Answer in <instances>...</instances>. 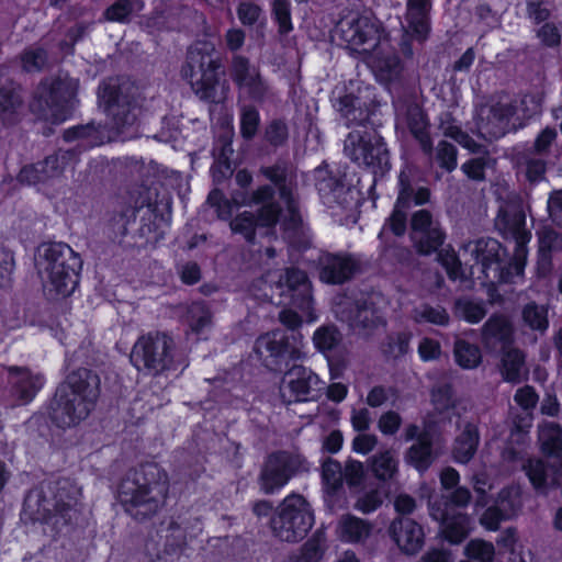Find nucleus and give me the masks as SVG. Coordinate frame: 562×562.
Listing matches in <instances>:
<instances>
[{"instance_id": "nucleus-38", "label": "nucleus", "mask_w": 562, "mask_h": 562, "mask_svg": "<svg viewBox=\"0 0 562 562\" xmlns=\"http://www.w3.org/2000/svg\"><path fill=\"white\" fill-rule=\"evenodd\" d=\"M184 319L190 331L200 336L211 327L213 314L204 301H194L188 306Z\"/></svg>"}, {"instance_id": "nucleus-43", "label": "nucleus", "mask_w": 562, "mask_h": 562, "mask_svg": "<svg viewBox=\"0 0 562 562\" xmlns=\"http://www.w3.org/2000/svg\"><path fill=\"white\" fill-rule=\"evenodd\" d=\"M549 311L546 305L538 304L535 301L524 305L521 319L524 325L533 331L544 333L549 328Z\"/></svg>"}, {"instance_id": "nucleus-29", "label": "nucleus", "mask_w": 562, "mask_h": 562, "mask_svg": "<svg viewBox=\"0 0 562 562\" xmlns=\"http://www.w3.org/2000/svg\"><path fill=\"white\" fill-rule=\"evenodd\" d=\"M406 124L423 154L431 157L434 153V142L429 132L430 124L427 114L417 106L411 108L406 113Z\"/></svg>"}, {"instance_id": "nucleus-42", "label": "nucleus", "mask_w": 562, "mask_h": 562, "mask_svg": "<svg viewBox=\"0 0 562 562\" xmlns=\"http://www.w3.org/2000/svg\"><path fill=\"white\" fill-rule=\"evenodd\" d=\"M456 363L465 370L475 369L482 362L481 349L465 339H457L453 346Z\"/></svg>"}, {"instance_id": "nucleus-48", "label": "nucleus", "mask_w": 562, "mask_h": 562, "mask_svg": "<svg viewBox=\"0 0 562 562\" xmlns=\"http://www.w3.org/2000/svg\"><path fill=\"white\" fill-rule=\"evenodd\" d=\"M472 495L468 487L458 486L452 488L449 495H442L439 499L429 503V510L431 506L438 505L439 509H447V512H458L457 508H464L471 502Z\"/></svg>"}, {"instance_id": "nucleus-12", "label": "nucleus", "mask_w": 562, "mask_h": 562, "mask_svg": "<svg viewBox=\"0 0 562 562\" xmlns=\"http://www.w3.org/2000/svg\"><path fill=\"white\" fill-rule=\"evenodd\" d=\"M306 470V459L288 450H276L266 456L257 484L266 495L278 494L297 474Z\"/></svg>"}, {"instance_id": "nucleus-50", "label": "nucleus", "mask_w": 562, "mask_h": 562, "mask_svg": "<svg viewBox=\"0 0 562 562\" xmlns=\"http://www.w3.org/2000/svg\"><path fill=\"white\" fill-rule=\"evenodd\" d=\"M340 341L341 334L335 325L321 326L313 335L314 346L322 353L335 350Z\"/></svg>"}, {"instance_id": "nucleus-45", "label": "nucleus", "mask_w": 562, "mask_h": 562, "mask_svg": "<svg viewBox=\"0 0 562 562\" xmlns=\"http://www.w3.org/2000/svg\"><path fill=\"white\" fill-rule=\"evenodd\" d=\"M138 210L131 204L123 205L120 210L111 213L106 222L108 231L115 237H125L128 232V225L136 218Z\"/></svg>"}, {"instance_id": "nucleus-54", "label": "nucleus", "mask_w": 562, "mask_h": 562, "mask_svg": "<svg viewBox=\"0 0 562 562\" xmlns=\"http://www.w3.org/2000/svg\"><path fill=\"white\" fill-rule=\"evenodd\" d=\"M260 125V113L254 105H246L239 115V132L244 139H252Z\"/></svg>"}, {"instance_id": "nucleus-37", "label": "nucleus", "mask_w": 562, "mask_h": 562, "mask_svg": "<svg viewBox=\"0 0 562 562\" xmlns=\"http://www.w3.org/2000/svg\"><path fill=\"white\" fill-rule=\"evenodd\" d=\"M339 537L344 542H360L371 533V525L353 515L344 516L338 524Z\"/></svg>"}, {"instance_id": "nucleus-17", "label": "nucleus", "mask_w": 562, "mask_h": 562, "mask_svg": "<svg viewBox=\"0 0 562 562\" xmlns=\"http://www.w3.org/2000/svg\"><path fill=\"white\" fill-rule=\"evenodd\" d=\"M229 77L238 91L246 93L249 100L257 103L266 100L269 86L259 67L251 65L248 57L244 55L232 57Z\"/></svg>"}, {"instance_id": "nucleus-28", "label": "nucleus", "mask_w": 562, "mask_h": 562, "mask_svg": "<svg viewBox=\"0 0 562 562\" xmlns=\"http://www.w3.org/2000/svg\"><path fill=\"white\" fill-rule=\"evenodd\" d=\"M24 100L19 87H0V126L12 128L22 120Z\"/></svg>"}, {"instance_id": "nucleus-8", "label": "nucleus", "mask_w": 562, "mask_h": 562, "mask_svg": "<svg viewBox=\"0 0 562 562\" xmlns=\"http://www.w3.org/2000/svg\"><path fill=\"white\" fill-rule=\"evenodd\" d=\"M49 294L70 296L79 285L82 260L66 243H52L44 250Z\"/></svg>"}, {"instance_id": "nucleus-20", "label": "nucleus", "mask_w": 562, "mask_h": 562, "mask_svg": "<svg viewBox=\"0 0 562 562\" xmlns=\"http://www.w3.org/2000/svg\"><path fill=\"white\" fill-rule=\"evenodd\" d=\"M319 280L327 284L340 285L359 272V262L347 252L322 251L317 259Z\"/></svg>"}, {"instance_id": "nucleus-9", "label": "nucleus", "mask_w": 562, "mask_h": 562, "mask_svg": "<svg viewBox=\"0 0 562 562\" xmlns=\"http://www.w3.org/2000/svg\"><path fill=\"white\" fill-rule=\"evenodd\" d=\"M175 341L165 331H149L140 335L130 353L131 364L138 371L158 376L172 369Z\"/></svg>"}, {"instance_id": "nucleus-55", "label": "nucleus", "mask_w": 562, "mask_h": 562, "mask_svg": "<svg viewBox=\"0 0 562 562\" xmlns=\"http://www.w3.org/2000/svg\"><path fill=\"white\" fill-rule=\"evenodd\" d=\"M438 263L446 270L450 280L456 281L462 271L461 261L451 245L441 247L436 252Z\"/></svg>"}, {"instance_id": "nucleus-41", "label": "nucleus", "mask_w": 562, "mask_h": 562, "mask_svg": "<svg viewBox=\"0 0 562 562\" xmlns=\"http://www.w3.org/2000/svg\"><path fill=\"white\" fill-rule=\"evenodd\" d=\"M342 470L341 463L330 457L323 461L322 480L325 491L329 496H335L341 492L344 486Z\"/></svg>"}, {"instance_id": "nucleus-61", "label": "nucleus", "mask_w": 562, "mask_h": 562, "mask_svg": "<svg viewBox=\"0 0 562 562\" xmlns=\"http://www.w3.org/2000/svg\"><path fill=\"white\" fill-rule=\"evenodd\" d=\"M344 482L350 488L360 487L364 484L366 471L363 463L355 459H348L345 463Z\"/></svg>"}, {"instance_id": "nucleus-13", "label": "nucleus", "mask_w": 562, "mask_h": 562, "mask_svg": "<svg viewBox=\"0 0 562 562\" xmlns=\"http://www.w3.org/2000/svg\"><path fill=\"white\" fill-rule=\"evenodd\" d=\"M98 99L116 131L122 132L136 123L140 105L133 88L104 82L99 87Z\"/></svg>"}, {"instance_id": "nucleus-47", "label": "nucleus", "mask_w": 562, "mask_h": 562, "mask_svg": "<svg viewBox=\"0 0 562 562\" xmlns=\"http://www.w3.org/2000/svg\"><path fill=\"white\" fill-rule=\"evenodd\" d=\"M144 9L143 0H116L104 11V16L110 22L124 23L135 12Z\"/></svg>"}, {"instance_id": "nucleus-36", "label": "nucleus", "mask_w": 562, "mask_h": 562, "mask_svg": "<svg viewBox=\"0 0 562 562\" xmlns=\"http://www.w3.org/2000/svg\"><path fill=\"white\" fill-rule=\"evenodd\" d=\"M452 313L456 318L469 324H479L487 314L486 304L482 300L460 296L454 300Z\"/></svg>"}, {"instance_id": "nucleus-16", "label": "nucleus", "mask_w": 562, "mask_h": 562, "mask_svg": "<svg viewBox=\"0 0 562 562\" xmlns=\"http://www.w3.org/2000/svg\"><path fill=\"white\" fill-rule=\"evenodd\" d=\"M40 413L52 426L66 429L79 425L91 411L68 394L67 387H57Z\"/></svg>"}, {"instance_id": "nucleus-21", "label": "nucleus", "mask_w": 562, "mask_h": 562, "mask_svg": "<svg viewBox=\"0 0 562 562\" xmlns=\"http://www.w3.org/2000/svg\"><path fill=\"white\" fill-rule=\"evenodd\" d=\"M58 387H67L68 394L92 412L100 396V378L90 369L79 368L72 371L67 376L66 383Z\"/></svg>"}, {"instance_id": "nucleus-19", "label": "nucleus", "mask_w": 562, "mask_h": 562, "mask_svg": "<svg viewBox=\"0 0 562 562\" xmlns=\"http://www.w3.org/2000/svg\"><path fill=\"white\" fill-rule=\"evenodd\" d=\"M158 535L162 543L150 540L145 544L148 562H172L187 547L186 528L173 518Z\"/></svg>"}, {"instance_id": "nucleus-26", "label": "nucleus", "mask_w": 562, "mask_h": 562, "mask_svg": "<svg viewBox=\"0 0 562 562\" xmlns=\"http://www.w3.org/2000/svg\"><path fill=\"white\" fill-rule=\"evenodd\" d=\"M430 515L440 522L442 537L451 544L463 542L471 531V518L467 513L447 512L431 506Z\"/></svg>"}, {"instance_id": "nucleus-24", "label": "nucleus", "mask_w": 562, "mask_h": 562, "mask_svg": "<svg viewBox=\"0 0 562 562\" xmlns=\"http://www.w3.org/2000/svg\"><path fill=\"white\" fill-rule=\"evenodd\" d=\"M63 171L64 161L58 154H52L43 160L22 166L16 175V181L27 187L46 184L49 180L59 177Z\"/></svg>"}, {"instance_id": "nucleus-64", "label": "nucleus", "mask_w": 562, "mask_h": 562, "mask_svg": "<svg viewBox=\"0 0 562 562\" xmlns=\"http://www.w3.org/2000/svg\"><path fill=\"white\" fill-rule=\"evenodd\" d=\"M488 161L490 158L487 156L470 158L461 166V170L473 181H484Z\"/></svg>"}, {"instance_id": "nucleus-15", "label": "nucleus", "mask_w": 562, "mask_h": 562, "mask_svg": "<svg viewBox=\"0 0 562 562\" xmlns=\"http://www.w3.org/2000/svg\"><path fill=\"white\" fill-rule=\"evenodd\" d=\"M283 371L280 393L283 401L289 404L313 401L323 390L324 382L318 375L310 368L297 364L296 361H293Z\"/></svg>"}, {"instance_id": "nucleus-53", "label": "nucleus", "mask_w": 562, "mask_h": 562, "mask_svg": "<svg viewBox=\"0 0 562 562\" xmlns=\"http://www.w3.org/2000/svg\"><path fill=\"white\" fill-rule=\"evenodd\" d=\"M406 22L407 33L414 41L425 43L429 38L431 32L430 14L417 15L406 13Z\"/></svg>"}, {"instance_id": "nucleus-11", "label": "nucleus", "mask_w": 562, "mask_h": 562, "mask_svg": "<svg viewBox=\"0 0 562 562\" xmlns=\"http://www.w3.org/2000/svg\"><path fill=\"white\" fill-rule=\"evenodd\" d=\"M315 522L314 512L308 502L299 494L286 496L280 510L271 519L276 537L286 542H297L306 537Z\"/></svg>"}, {"instance_id": "nucleus-34", "label": "nucleus", "mask_w": 562, "mask_h": 562, "mask_svg": "<svg viewBox=\"0 0 562 562\" xmlns=\"http://www.w3.org/2000/svg\"><path fill=\"white\" fill-rule=\"evenodd\" d=\"M368 468L376 480L389 482L398 473V460L391 450H383L370 457Z\"/></svg>"}, {"instance_id": "nucleus-18", "label": "nucleus", "mask_w": 562, "mask_h": 562, "mask_svg": "<svg viewBox=\"0 0 562 562\" xmlns=\"http://www.w3.org/2000/svg\"><path fill=\"white\" fill-rule=\"evenodd\" d=\"M280 289L281 303L290 305L302 312L313 308L312 283L305 271L291 267L280 276L277 283Z\"/></svg>"}, {"instance_id": "nucleus-60", "label": "nucleus", "mask_w": 562, "mask_h": 562, "mask_svg": "<svg viewBox=\"0 0 562 562\" xmlns=\"http://www.w3.org/2000/svg\"><path fill=\"white\" fill-rule=\"evenodd\" d=\"M206 201L210 204V206L215 210L216 215L220 220H222V221L232 220L233 204L226 198V195L223 193L222 190H220V189L211 190L207 195Z\"/></svg>"}, {"instance_id": "nucleus-40", "label": "nucleus", "mask_w": 562, "mask_h": 562, "mask_svg": "<svg viewBox=\"0 0 562 562\" xmlns=\"http://www.w3.org/2000/svg\"><path fill=\"white\" fill-rule=\"evenodd\" d=\"M525 353L518 348L504 351L501 359V374L504 381L509 383L521 382V368L525 364Z\"/></svg>"}, {"instance_id": "nucleus-39", "label": "nucleus", "mask_w": 562, "mask_h": 562, "mask_svg": "<svg viewBox=\"0 0 562 562\" xmlns=\"http://www.w3.org/2000/svg\"><path fill=\"white\" fill-rule=\"evenodd\" d=\"M353 323L359 328L373 330L379 328L385 322L380 310L373 302L368 300H360L356 303Z\"/></svg>"}, {"instance_id": "nucleus-62", "label": "nucleus", "mask_w": 562, "mask_h": 562, "mask_svg": "<svg viewBox=\"0 0 562 562\" xmlns=\"http://www.w3.org/2000/svg\"><path fill=\"white\" fill-rule=\"evenodd\" d=\"M438 432V424L431 419H425L423 422V430L416 424H408L404 429V440L419 442L424 436L426 440L435 437Z\"/></svg>"}, {"instance_id": "nucleus-32", "label": "nucleus", "mask_w": 562, "mask_h": 562, "mask_svg": "<svg viewBox=\"0 0 562 562\" xmlns=\"http://www.w3.org/2000/svg\"><path fill=\"white\" fill-rule=\"evenodd\" d=\"M482 339L484 342L495 341L504 346L510 345L514 340L510 322L503 314H492L482 327Z\"/></svg>"}, {"instance_id": "nucleus-3", "label": "nucleus", "mask_w": 562, "mask_h": 562, "mask_svg": "<svg viewBox=\"0 0 562 562\" xmlns=\"http://www.w3.org/2000/svg\"><path fill=\"white\" fill-rule=\"evenodd\" d=\"M79 496L80 488L69 479L44 481L26 492L22 515L33 524L47 526L55 537L74 528Z\"/></svg>"}, {"instance_id": "nucleus-1", "label": "nucleus", "mask_w": 562, "mask_h": 562, "mask_svg": "<svg viewBox=\"0 0 562 562\" xmlns=\"http://www.w3.org/2000/svg\"><path fill=\"white\" fill-rule=\"evenodd\" d=\"M258 173L269 183L244 191L239 199H235L237 205L257 209L238 213L231 221L232 232L241 235L248 244H255L257 229L274 232L278 225L283 234H297L303 227V216L290 166L285 161H277L261 166Z\"/></svg>"}, {"instance_id": "nucleus-22", "label": "nucleus", "mask_w": 562, "mask_h": 562, "mask_svg": "<svg viewBox=\"0 0 562 562\" xmlns=\"http://www.w3.org/2000/svg\"><path fill=\"white\" fill-rule=\"evenodd\" d=\"M7 371L11 379L10 393L20 405L32 403L46 383L44 374L34 373L29 367L10 366Z\"/></svg>"}, {"instance_id": "nucleus-25", "label": "nucleus", "mask_w": 562, "mask_h": 562, "mask_svg": "<svg viewBox=\"0 0 562 562\" xmlns=\"http://www.w3.org/2000/svg\"><path fill=\"white\" fill-rule=\"evenodd\" d=\"M522 470L535 491L541 494L558 487L562 480V465L551 464L542 459L529 458Z\"/></svg>"}, {"instance_id": "nucleus-63", "label": "nucleus", "mask_w": 562, "mask_h": 562, "mask_svg": "<svg viewBox=\"0 0 562 562\" xmlns=\"http://www.w3.org/2000/svg\"><path fill=\"white\" fill-rule=\"evenodd\" d=\"M236 14L244 26H252L262 15V8L252 1H240L236 8Z\"/></svg>"}, {"instance_id": "nucleus-46", "label": "nucleus", "mask_w": 562, "mask_h": 562, "mask_svg": "<svg viewBox=\"0 0 562 562\" xmlns=\"http://www.w3.org/2000/svg\"><path fill=\"white\" fill-rule=\"evenodd\" d=\"M19 58L24 72H41L47 65L48 53L43 46H27L20 53Z\"/></svg>"}, {"instance_id": "nucleus-52", "label": "nucleus", "mask_w": 562, "mask_h": 562, "mask_svg": "<svg viewBox=\"0 0 562 562\" xmlns=\"http://www.w3.org/2000/svg\"><path fill=\"white\" fill-rule=\"evenodd\" d=\"M271 16L278 26L280 35H288L293 31L290 0H273L271 3Z\"/></svg>"}, {"instance_id": "nucleus-58", "label": "nucleus", "mask_w": 562, "mask_h": 562, "mask_svg": "<svg viewBox=\"0 0 562 562\" xmlns=\"http://www.w3.org/2000/svg\"><path fill=\"white\" fill-rule=\"evenodd\" d=\"M266 142L272 147H281L289 139V127L281 119H274L265 128Z\"/></svg>"}, {"instance_id": "nucleus-23", "label": "nucleus", "mask_w": 562, "mask_h": 562, "mask_svg": "<svg viewBox=\"0 0 562 562\" xmlns=\"http://www.w3.org/2000/svg\"><path fill=\"white\" fill-rule=\"evenodd\" d=\"M391 539L406 555L417 554L425 544V532L420 524L409 517H396L389 527Z\"/></svg>"}, {"instance_id": "nucleus-56", "label": "nucleus", "mask_w": 562, "mask_h": 562, "mask_svg": "<svg viewBox=\"0 0 562 562\" xmlns=\"http://www.w3.org/2000/svg\"><path fill=\"white\" fill-rule=\"evenodd\" d=\"M494 504L499 506L510 519L516 517L521 508L519 493L512 486L503 487L498 492Z\"/></svg>"}, {"instance_id": "nucleus-10", "label": "nucleus", "mask_w": 562, "mask_h": 562, "mask_svg": "<svg viewBox=\"0 0 562 562\" xmlns=\"http://www.w3.org/2000/svg\"><path fill=\"white\" fill-rule=\"evenodd\" d=\"M396 189L393 209L378 234V239L381 241H384L386 234L403 237L407 231L408 211L413 206H423L430 202V189L428 187L415 189L411 175L405 170H402L397 177Z\"/></svg>"}, {"instance_id": "nucleus-51", "label": "nucleus", "mask_w": 562, "mask_h": 562, "mask_svg": "<svg viewBox=\"0 0 562 562\" xmlns=\"http://www.w3.org/2000/svg\"><path fill=\"white\" fill-rule=\"evenodd\" d=\"M430 400L438 414L448 413L457 406L454 389L451 383H443L432 387Z\"/></svg>"}, {"instance_id": "nucleus-49", "label": "nucleus", "mask_w": 562, "mask_h": 562, "mask_svg": "<svg viewBox=\"0 0 562 562\" xmlns=\"http://www.w3.org/2000/svg\"><path fill=\"white\" fill-rule=\"evenodd\" d=\"M413 334L409 330H402L386 336V341L383 344V353L391 356L394 359H400L408 353L411 350V340Z\"/></svg>"}, {"instance_id": "nucleus-59", "label": "nucleus", "mask_w": 562, "mask_h": 562, "mask_svg": "<svg viewBox=\"0 0 562 562\" xmlns=\"http://www.w3.org/2000/svg\"><path fill=\"white\" fill-rule=\"evenodd\" d=\"M465 554L469 559L479 562H492L495 555L493 543L475 539L471 540L465 547Z\"/></svg>"}, {"instance_id": "nucleus-31", "label": "nucleus", "mask_w": 562, "mask_h": 562, "mask_svg": "<svg viewBox=\"0 0 562 562\" xmlns=\"http://www.w3.org/2000/svg\"><path fill=\"white\" fill-rule=\"evenodd\" d=\"M315 188L319 196L328 202H337L345 192V180L325 167H318L314 172Z\"/></svg>"}, {"instance_id": "nucleus-27", "label": "nucleus", "mask_w": 562, "mask_h": 562, "mask_svg": "<svg viewBox=\"0 0 562 562\" xmlns=\"http://www.w3.org/2000/svg\"><path fill=\"white\" fill-rule=\"evenodd\" d=\"M480 440L479 426L473 422H467L453 440L451 449L453 461L459 464H468L476 454Z\"/></svg>"}, {"instance_id": "nucleus-35", "label": "nucleus", "mask_w": 562, "mask_h": 562, "mask_svg": "<svg viewBox=\"0 0 562 562\" xmlns=\"http://www.w3.org/2000/svg\"><path fill=\"white\" fill-rule=\"evenodd\" d=\"M66 143L79 142V147L90 149L101 144L100 131L93 121L70 126L63 132Z\"/></svg>"}, {"instance_id": "nucleus-30", "label": "nucleus", "mask_w": 562, "mask_h": 562, "mask_svg": "<svg viewBox=\"0 0 562 562\" xmlns=\"http://www.w3.org/2000/svg\"><path fill=\"white\" fill-rule=\"evenodd\" d=\"M434 438L426 440V436H424L419 442H414L404 453L405 462L420 474L427 472L438 458L434 448Z\"/></svg>"}, {"instance_id": "nucleus-4", "label": "nucleus", "mask_w": 562, "mask_h": 562, "mask_svg": "<svg viewBox=\"0 0 562 562\" xmlns=\"http://www.w3.org/2000/svg\"><path fill=\"white\" fill-rule=\"evenodd\" d=\"M169 492L166 471L155 462L130 470L117 486V499L134 520L151 519L165 505Z\"/></svg>"}, {"instance_id": "nucleus-5", "label": "nucleus", "mask_w": 562, "mask_h": 562, "mask_svg": "<svg viewBox=\"0 0 562 562\" xmlns=\"http://www.w3.org/2000/svg\"><path fill=\"white\" fill-rule=\"evenodd\" d=\"M180 72L201 101L209 104L221 102L218 87L225 75V67L212 42L196 41L190 45Z\"/></svg>"}, {"instance_id": "nucleus-57", "label": "nucleus", "mask_w": 562, "mask_h": 562, "mask_svg": "<svg viewBox=\"0 0 562 562\" xmlns=\"http://www.w3.org/2000/svg\"><path fill=\"white\" fill-rule=\"evenodd\" d=\"M436 161L443 171H454L458 166L457 147L447 140H440L437 145Z\"/></svg>"}, {"instance_id": "nucleus-2", "label": "nucleus", "mask_w": 562, "mask_h": 562, "mask_svg": "<svg viewBox=\"0 0 562 562\" xmlns=\"http://www.w3.org/2000/svg\"><path fill=\"white\" fill-rule=\"evenodd\" d=\"M338 109L346 119L348 127L353 130L345 140V153L350 160L369 169L374 179L384 177L391 170V155L384 137L380 134L382 114L375 99L363 100L352 93L338 99Z\"/></svg>"}, {"instance_id": "nucleus-33", "label": "nucleus", "mask_w": 562, "mask_h": 562, "mask_svg": "<svg viewBox=\"0 0 562 562\" xmlns=\"http://www.w3.org/2000/svg\"><path fill=\"white\" fill-rule=\"evenodd\" d=\"M447 239L446 231L437 223L432 228L411 236V240L419 256H431L445 245Z\"/></svg>"}, {"instance_id": "nucleus-7", "label": "nucleus", "mask_w": 562, "mask_h": 562, "mask_svg": "<svg viewBox=\"0 0 562 562\" xmlns=\"http://www.w3.org/2000/svg\"><path fill=\"white\" fill-rule=\"evenodd\" d=\"M506 249L495 238L479 239L474 248V259L481 265L485 279L499 284H512L515 278L522 277L527 263V249L518 243L514 255L506 260Z\"/></svg>"}, {"instance_id": "nucleus-6", "label": "nucleus", "mask_w": 562, "mask_h": 562, "mask_svg": "<svg viewBox=\"0 0 562 562\" xmlns=\"http://www.w3.org/2000/svg\"><path fill=\"white\" fill-rule=\"evenodd\" d=\"M78 81L71 78H44L30 103L31 111L53 124H61L74 115Z\"/></svg>"}, {"instance_id": "nucleus-14", "label": "nucleus", "mask_w": 562, "mask_h": 562, "mask_svg": "<svg viewBox=\"0 0 562 562\" xmlns=\"http://www.w3.org/2000/svg\"><path fill=\"white\" fill-rule=\"evenodd\" d=\"M255 352L271 372L281 373L293 361L301 358V351L290 342L286 333L272 330L260 335L255 342Z\"/></svg>"}, {"instance_id": "nucleus-44", "label": "nucleus", "mask_w": 562, "mask_h": 562, "mask_svg": "<svg viewBox=\"0 0 562 562\" xmlns=\"http://www.w3.org/2000/svg\"><path fill=\"white\" fill-rule=\"evenodd\" d=\"M325 531L317 529L313 536L302 544L293 562H319L325 553Z\"/></svg>"}]
</instances>
